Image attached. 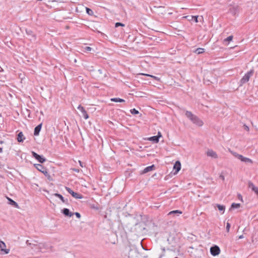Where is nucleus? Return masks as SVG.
<instances>
[{
	"instance_id": "f257e3e1",
	"label": "nucleus",
	"mask_w": 258,
	"mask_h": 258,
	"mask_svg": "<svg viewBox=\"0 0 258 258\" xmlns=\"http://www.w3.org/2000/svg\"><path fill=\"white\" fill-rule=\"evenodd\" d=\"M122 257V258H139V254L136 249L127 247L123 250Z\"/></svg>"
},
{
	"instance_id": "f03ea898",
	"label": "nucleus",
	"mask_w": 258,
	"mask_h": 258,
	"mask_svg": "<svg viewBox=\"0 0 258 258\" xmlns=\"http://www.w3.org/2000/svg\"><path fill=\"white\" fill-rule=\"evenodd\" d=\"M185 116L189 119L194 124L201 126L203 125V122L198 116L194 114L191 111H186L185 113Z\"/></svg>"
},
{
	"instance_id": "7ed1b4c3",
	"label": "nucleus",
	"mask_w": 258,
	"mask_h": 258,
	"mask_svg": "<svg viewBox=\"0 0 258 258\" xmlns=\"http://www.w3.org/2000/svg\"><path fill=\"white\" fill-rule=\"evenodd\" d=\"M135 230L138 235H143L147 231L146 228V224L143 222L136 224L135 225Z\"/></svg>"
},
{
	"instance_id": "20e7f679",
	"label": "nucleus",
	"mask_w": 258,
	"mask_h": 258,
	"mask_svg": "<svg viewBox=\"0 0 258 258\" xmlns=\"http://www.w3.org/2000/svg\"><path fill=\"white\" fill-rule=\"evenodd\" d=\"M254 70L253 69L250 70L249 71L247 72L244 76L241 79L240 81V86L245 84L248 82L249 78L253 75Z\"/></svg>"
},
{
	"instance_id": "39448f33",
	"label": "nucleus",
	"mask_w": 258,
	"mask_h": 258,
	"mask_svg": "<svg viewBox=\"0 0 258 258\" xmlns=\"http://www.w3.org/2000/svg\"><path fill=\"white\" fill-rule=\"evenodd\" d=\"M65 188L66 190L75 199H81L83 198V196L81 194L74 191L71 188L66 186Z\"/></svg>"
},
{
	"instance_id": "423d86ee",
	"label": "nucleus",
	"mask_w": 258,
	"mask_h": 258,
	"mask_svg": "<svg viewBox=\"0 0 258 258\" xmlns=\"http://www.w3.org/2000/svg\"><path fill=\"white\" fill-rule=\"evenodd\" d=\"M32 156L40 163H43L46 161V159L42 155H40L34 151H32Z\"/></svg>"
},
{
	"instance_id": "0eeeda50",
	"label": "nucleus",
	"mask_w": 258,
	"mask_h": 258,
	"mask_svg": "<svg viewBox=\"0 0 258 258\" xmlns=\"http://www.w3.org/2000/svg\"><path fill=\"white\" fill-rule=\"evenodd\" d=\"M117 236L119 235L122 238H127V233L124 230L122 226L118 227V230L116 232Z\"/></svg>"
},
{
	"instance_id": "6e6552de",
	"label": "nucleus",
	"mask_w": 258,
	"mask_h": 258,
	"mask_svg": "<svg viewBox=\"0 0 258 258\" xmlns=\"http://www.w3.org/2000/svg\"><path fill=\"white\" fill-rule=\"evenodd\" d=\"M220 249L219 247L217 245L213 246L210 248V252L211 254L213 256L218 255L220 253Z\"/></svg>"
},
{
	"instance_id": "1a4fd4ad",
	"label": "nucleus",
	"mask_w": 258,
	"mask_h": 258,
	"mask_svg": "<svg viewBox=\"0 0 258 258\" xmlns=\"http://www.w3.org/2000/svg\"><path fill=\"white\" fill-rule=\"evenodd\" d=\"M181 169V163L179 161H176L173 166V170H175L174 174H177Z\"/></svg>"
},
{
	"instance_id": "9d476101",
	"label": "nucleus",
	"mask_w": 258,
	"mask_h": 258,
	"mask_svg": "<svg viewBox=\"0 0 258 258\" xmlns=\"http://www.w3.org/2000/svg\"><path fill=\"white\" fill-rule=\"evenodd\" d=\"M207 155L213 158L216 159L218 158V155L212 149H208L207 152Z\"/></svg>"
},
{
	"instance_id": "9b49d317",
	"label": "nucleus",
	"mask_w": 258,
	"mask_h": 258,
	"mask_svg": "<svg viewBox=\"0 0 258 258\" xmlns=\"http://www.w3.org/2000/svg\"><path fill=\"white\" fill-rule=\"evenodd\" d=\"M6 246L5 243L0 240V248L1 251H4L5 254H8L10 251V249L5 248Z\"/></svg>"
},
{
	"instance_id": "f8f14e48",
	"label": "nucleus",
	"mask_w": 258,
	"mask_h": 258,
	"mask_svg": "<svg viewBox=\"0 0 258 258\" xmlns=\"http://www.w3.org/2000/svg\"><path fill=\"white\" fill-rule=\"evenodd\" d=\"M155 166L154 165H152L151 166L146 167L143 170H142L141 172V174H145L149 171H151L155 169Z\"/></svg>"
},
{
	"instance_id": "ddd939ff",
	"label": "nucleus",
	"mask_w": 258,
	"mask_h": 258,
	"mask_svg": "<svg viewBox=\"0 0 258 258\" xmlns=\"http://www.w3.org/2000/svg\"><path fill=\"white\" fill-rule=\"evenodd\" d=\"M61 212L66 217H71L74 215V213L70 212V210L68 208H64L62 210Z\"/></svg>"
},
{
	"instance_id": "4468645a",
	"label": "nucleus",
	"mask_w": 258,
	"mask_h": 258,
	"mask_svg": "<svg viewBox=\"0 0 258 258\" xmlns=\"http://www.w3.org/2000/svg\"><path fill=\"white\" fill-rule=\"evenodd\" d=\"M248 187L258 196V187L255 186L252 182H248Z\"/></svg>"
},
{
	"instance_id": "2eb2a0df",
	"label": "nucleus",
	"mask_w": 258,
	"mask_h": 258,
	"mask_svg": "<svg viewBox=\"0 0 258 258\" xmlns=\"http://www.w3.org/2000/svg\"><path fill=\"white\" fill-rule=\"evenodd\" d=\"M41 127H42V123H40V124H38V125H37L34 128V136H37L39 135V133L41 130Z\"/></svg>"
},
{
	"instance_id": "dca6fc26",
	"label": "nucleus",
	"mask_w": 258,
	"mask_h": 258,
	"mask_svg": "<svg viewBox=\"0 0 258 258\" xmlns=\"http://www.w3.org/2000/svg\"><path fill=\"white\" fill-rule=\"evenodd\" d=\"M7 199L8 201V204L14 206L15 208H19V205L15 201H14L12 199L7 197Z\"/></svg>"
},
{
	"instance_id": "f3484780",
	"label": "nucleus",
	"mask_w": 258,
	"mask_h": 258,
	"mask_svg": "<svg viewBox=\"0 0 258 258\" xmlns=\"http://www.w3.org/2000/svg\"><path fill=\"white\" fill-rule=\"evenodd\" d=\"M185 18H187V20L189 21H194L196 23H198L199 22L198 19L199 16H185Z\"/></svg>"
},
{
	"instance_id": "a211bd4d",
	"label": "nucleus",
	"mask_w": 258,
	"mask_h": 258,
	"mask_svg": "<svg viewBox=\"0 0 258 258\" xmlns=\"http://www.w3.org/2000/svg\"><path fill=\"white\" fill-rule=\"evenodd\" d=\"M182 213V211L178 210H174V211H172L170 212L168 214V216H178L180 214H181Z\"/></svg>"
},
{
	"instance_id": "6ab92c4d",
	"label": "nucleus",
	"mask_w": 258,
	"mask_h": 258,
	"mask_svg": "<svg viewBox=\"0 0 258 258\" xmlns=\"http://www.w3.org/2000/svg\"><path fill=\"white\" fill-rule=\"evenodd\" d=\"M25 138L24 137V135L22 132H20L17 135V141L19 143L23 142Z\"/></svg>"
},
{
	"instance_id": "aec40b11",
	"label": "nucleus",
	"mask_w": 258,
	"mask_h": 258,
	"mask_svg": "<svg viewBox=\"0 0 258 258\" xmlns=\"http://www.w3.org/2000/svg\"><path fill=\"white\" fill-rule=\"evenodd\" d=\"M53 196L58 198L62 201V202L66 203V204H68V199H64L61 195L58 194V193H55L53 195Z\"/></svg>"
},
{
	"instance_id": "412c9836",
	"label": "nucleus",
	"mask_w": 258,
	"mask_h": 258,
	"mask_svg": "<svg viewBox=\"0 0 258 258\" xmlns=\"http://www.w3.org/2000/svg\"><path fill=\"white\" fill-rule=\"evenodd\" d=\"M241 161L244 162L245 163H250L252 164L253 163V161L249 158L245 157L243 156L241 157V159L240 160Z\"/></svg>"
},
{
	"instance_id": "4be33fe9",
	"label": "nucleus",
	"mask_w": 258,
	"mask_h": 258,
	"mask_svg": "<svg viewBox=\"0 0 258 258\" xmlns=\"http://www.w3.org/2000/svg\"><path fill=\"white\" fill-rule=\"evenodd\" d=\"M215 207H217L219 211L222 212V214L224 213L225 210V206L217 204L215 205Z\"/></svg>"
},
{
	"instance_id": "5701e85b",
	"label": "nucleus",
	"mask_w": 258,
	"mask_h": 258,
	"mask_svg": "<svg viewBox=\"0 0 258 258\" xmlns=\"http://www.w3.org/2000/svg\"><path fill=\"white\" fill-rule=\"evenodd\" d=\"M148 140L154 143H157L159 142V136L151 137L149 138Z\"/></svg>"
},
{
	"instance_id": "b1692460",
	"label": "nucleus",
	"mask_w": 258,
	"mask_h": 258,
	"mask_svg": "<svg viewBox=\"0 0 258 258\" xmlns=\"http://www.w3.org/2000/svg\"><path fill=\"white\" fill-rule=\"evenodd\" d=\"M154 8L156 10L157 12H158V13H161V14H165L166 13L165 11H162L161 10V9H164V7H162V6H159V7L154 6Z\"/></svg>"
},
{
	"instance_id": "393cba45",
	"label": "nucleus",
	"mask_w": 258,
	"mask_h": 258,
	"mask_svg": "<svg viewBox=\"0 0 258 258\" xmlns=\"http://www.w3.org/2000/svg\"><path fill=\"white\" fill-rule=\"evenodd\" d=\"M34 166L38 170L41 172H43V170H44V169L45 168V167H44L43 165L40 164H34Z\"/></svg>"
},
{
	"instance_id": "a878e982",
	"label": "nucleus",
	"mask_w": 258,
	"mask_h": 258,
	"mask_svg": "<svg viewBox=\"0 0 258 258\" xmlns=\"http://www.w3.org/2000/svg\"><path fill=\"white\" fill-rule=\"evenodd\" d=\"M45 244L43 243H39L36 245V250L38 251H41V250L44 247Z\"/></svg>"
},
{
	"instance_id": "bb28decb",
	"label": "nucleus",
	"mask_w": 258,
	"mask_h": 258,
	"mask_svg": "<svg viewBox=\"0 0 258 258\" xmlns=\"http://www.w3.org/2000/svg\"><path fill=\"white\" fill-rule=\"evenodd\" d=\"M111 101L115 102H124L125 101L120 98H112L110 99Z\"/></svg>"
},
{
	"instance_id": "cd10ccee",
	"label": "nucleus",
	"mask_w": 258,
	"mask_h": 258,
	"mask_svg": "<svg viewBox=\"0 0 258 258\" xmlns=\"http://www.w3.org/2000/svg\"><path fill=\"white\" fill-rule=\"evenodd\" d=\"M240 207V204L239 203L236 204V203H232L231 205V207L229 209V210H231V209H237L239 208Z\"/></svg>"
},
{
	"instance_id": "c85d7f7f",
	"label": "nucleus",
	"mask_w": 258,
	"mask_h": 258,
	"mask_svg": "<svg viewBox=\"0 0 258 258\" xmlns=\"http://www.w3.org/2000/svg\"><path fill=\"white\" fill-rule=\"evenodd\" d=\"M205 52V49L203 48H198L196 49L195 52L198 54H202Z\"/></svg>"
},
{
	"instance_id": "c756f323",
	"label": "nucleus",
	"mask_w": 258,
	"mask_h": 258,
	"mask_svg": "<svg viewBox=\"0 0 258 258\" xmlns=\"http://www.w3.org/2000/svg\"><path fill=\"white\" fill-rule=\"evenodd\" d=\"M142 75H143V76H149V77H150L151 78H153L154 80L157 81H159L160 80V79L157 77H156V76H153V75H149V74H141Z\"/></svg>"
},
{
	"instance_id": "7c9ffc66",
	"label": "nucleus",
	"mask_w": 258,
	"mask_h": 258,
	"mask_svg": "<svg viewBox=\"0 0 258 258\" xmlns=\"http://www.w3.org/2000/svg\"><path fill=\"white\" fill-rule=\"evenodd\" d=\"M86 13L88 15H89L90 16H93L94 15L93 11L90 8L86 7Z\"/></svg>"
},
{
	"instance_id": "2f4dec72",
	"label": "nucleus",
	"mask_w": 258,
	"mask_h": 258,
	"mask_svg": "<svg viewBox=\"0 0 258 258\" xmlns=\"http://www.w3.org/2000/svg\"><path fill=\"white\" fill-rule=\"evenodd\" d=\"M81 112L82 113V115L85 119H87L89 118V115L85 109L83 110Z\"/></svg>"
},
{
	"instance_id": "473e14b6",
	"label": "nucleus",
	"mask_w": 258,
	"mask_h": 258,
	"mask_svg": "<svg viewBox=\"0 0 258 258\" xmlns=\"http://www.w3.org/2000/svg\"><path fill=\"white\" fill-rule=\"evenodd\" d=\"M231 153L236 157L237 158V159L240 160L241 159V157H242V155H240L238 153H237L236 152H231Z\"/></svg>"
},
{
	"instance_id": "72a5a7b5",
	"label": "nucleus",
	"mask_w": 258,
	"mask_h": 258,
	"mask_svg": "<svg viewBox=\"0 0 258 258\" xmlns=\"http://www.w3.org/2000/svg\"><path fill=\"white\" fill-rule=\"evenodd\" d=\"M130 112L132 114L134 115L138 114L139 113V111L136 110L135 108L131 109Z\"/></svg>"
},
{
	"instance_id": "f704fd0d",
	"label": "nucleus",
	"mask_w": 258,
	"mask_h": 258,
	"mask_svg": "<svg viewBox=\"0 0 258 258\" xmlns=\"http://www.w3.org/2000/svg\"><path fill=\"white\" fill-rule=\"evenodd\" d=\"M232 39H233V36L230 35V36H228L227 38H226V39H225L224 40V42H230V41H232Z\"/></svg>"
},
{
	"instance_id": "c9c22d12",
	"label": "nucleus",
	"mask_w": 258,
	"mask_h": 258,
	"mask_svg": "<svg viewBox=\"0 0 258 258\" xmlns=\"http://www.w3.org/2000/svg\"><path fill=\"white\" fill-rule=\"evenodd\" d=\"M124 26H125V25L124 24L120 23V22H117L115 24V27H118L119 26L124 27Z\"/></svg>"
},
{
	"instance_id": "e433bc0d",
	"label": "nucleus",
	"mask_w": 258,
	"mask_h": 258,
	"mask_svg": "<svg viewBox=\"0 0 258 258\" xmlns=\"http://www.w3.org/2000/svg\"><path fill=\"white\" fill-rule=\"evenodd\" d=\"M230 228V224L229 223L227 222L226 223V231L227 232H229Z\"/></svg>"
},
{
	"instance_id": "4c0bfd02",
	"label": "nucleus",
	"mask_w": 258,
	"mask_h": 258,
	"mask_svg": "<svg viewBox=\"0 0 258 258\" xmlns=\"http://www.w3.org/2000/svg\"><path fill=\"white\" fill-rule=\"evenodd\" d=\"M26 33H27L28 35H32L33 32H32L31 30H27V29H26Z\"/></svg>"
},
{
	"instance_id": "58836bf2",
	"label": "nucleus",
	"mask_w": 258,
	"mask_h": 258,
	"mask_svg": "<svg viewBox=\"0 0 258 258\" xmlns=\"http://www.w3.org/2000/svg\"><path fill=\"white\" fill-rule=\"evenodd\" d=\"M75 215L78 218H81V214L78 213V212H75V213H74V215Z\"/></svg>"
},
{
	"instance_id": "ea45409f",
	"label": "nucleus",
	"mask_w": 258,
	"mask_h": 258,
	"mask_svg": "<svg viewBox=\"0 0 258 258\" xmlns=\"http://www.w3.org/2000/svg\"><path fill=\"white\" fill-rule=\"evenodd\" d=\"M78 109L79 110H80L81 112H82L83 110H84V109H84V108L82 106H81V105H79L78 106Z\"/></svg>"
},
{
	"instance_id": "a19ab883",
	"label": "nucleus",
	"mask_w": 258,
	"mask_h": 258,
	"mask_svg": "<svg viewBox=\"0 0 258 258\" xmlns=\"http://www.w3.org/2000/svg\"><path fill=\"white\" fill-rule=\"evenodd\" d=\"M37 245V244H36L32 243V245L30 246H31L32 249H34L35 247V249L36 250V245Z\"/></svg>"
},
{
	"instance_id": "79ce46f5",
	"label": "nucleus",
	"mask_w": 258,
	"mask_h": 258,
	"mask_svg": "<svg viewBox=\"0 0 258 258\" xmlns=\"http://www.w3.org/2000/svg\"><path fill=\"white\" fill-rule=\"evenodd\" d=\"M45 176H46V174H48V171L47 169L45 168L44 170H43V172H42Z\"/></svg>"
},
{
	"instance_id": "37998d69",
	"label": "nucleus",
	"mask_w": 258,
	"mask_h": 258,
	"mask_svg": "<svg viewBox=\"0 0 258 258\" xmlns=\"http://www.w3.org/2000/svg\"><path fill=\"white\" fill-rule=\"evenodd\" d=\"M219 177L223 180V181H224L225 180V177L224 176V175L222 174V173H221L220 176H219Z\"/></svg>"
},
{
	"instance_id": "c03bdc74",
	"label": "nucleus",
	"mask_w": 258,
	"mask_h": 258,
	"mask_svg": "<svg viewBox=\"0 0 258 258\" xmlns=\"http://www.w3.org/2000/svg\"><path fill=\"white\" fill-rule=\"evenodd\" d=\"M244 129L247 131H249V127L245 124L243 125Z\"/></svg>"
},
{
	"instance_id": "a18cd8bd",
	"label": "nucleus",
	"mask_w": 258,
	"mask_h": 258,
	"mask_svg": "<svg viewBox=\"0 0 258 258\" xmlns=\"http://www.w3.org/2000/svg\"><path fill=\"white\" fill-rule=\"evenodd\" d=\"M85 49L86 51H91L92 48L89 46H86Z\"/></svg>"
},
{
	"instance_id": "49530a36",
	"label": "nucleus",
	"mask_w": 258,
	"mask_h": 258,
	"mask_svg": "<svg viewBox=\"0 0 258 258\" xmlns=\"http://www.w3.org/2000/svg\"><path fill=\"white\" fill-rule=\"evenodd\" d=\"M161 249H162V250L163 251V253H164V252H165V247H162V248H161ZM164 253H163V254H162L161 255V256H164Z\"/></svg>"
},
{
	"instance_id": "de8ad7c7",
	"label": "nucleus",
	"mask_w": 258,
	"mask_h": 258,
	"mask_svg": "<svg viewBox=\"0 0 258 258\" xmlns=\"http://www.w3.org/2000/svg\"><path fill=\"white\" fill-rule=\"evenodd\" d=\"M72 170L77 173H79L80 172V170L77 168H72Z\"/></svg>"
},
{
	"instance_id": "09e8293b",
	"label": "nucleus",
	"mask_w": 258,
	"mask_h": 258,
	"mask_svg": "<svg viewBox=\"0 0 258 258\" xmlns=\"http://www.w3.org/2000/svg\"><path fill=\"white\" fill-rule=\"evenodd\" d=\"M168 250H171V251H175L176 250H178V249H177L176 248H174V249H171V248H167V249Z\"/></svg>"
},
{
	"instance_id": "8fccbe9b",
	"label": "nucleus",
	"mask_w": 258,
	"mask_h": 258,
	"mask_svg": "<svg viewBox=\"0 0 258 258\" xmlns=\"http://www.w3.org/2000/svg\"><path fill=\"white\" fill-rule=\"evenodd\" d=\"M26 243L28 245L31 246L32 245V243H30L29 240H27Z\"/></svg>"
},
{
	"instance_id": "3c124183",
	"label": "nucleus",
	"mask_w": 258,
	"mask_h": 258,
	"mask_svg": "<svg viewBox=\"0 0 258 258\" xmlns=\"http://www.w3.org/2000/svg\"><path fill=\"white\" fill-rule=\"evenodd\" d=\"M79 162L80 165L82 167H84L83 163L82 162H81V161H79Z\"/></svg>"
},
{
	"instance_id": "603ef678",
	"label": "nucleus",
	"mask_w": 258,
	"mask_h": 258,
	"mask_svg": "<svg viewBox=\"0 0 258 258\" xmlns=\"http://www.w3.org/2000/svg\"><path fill=\"white\" fill-rule=\"evenodd\" d=\"M157 136H159V138L162 136L161 133L160 132L158 133V135Z\"/></svg>"
},
{
	"instance_id": "864d4df0",
	"label": "nucleus",
	"mask_w": 258,
	"mask_h": 258,
	"mask_svg": "<svg viewBox=\"0 0 258 258\" xmlns=\"http://www.w3.org/2000/svg\"><path fill=\"white\" fill-rule=\"evenodd\" d=\"M243 238V235H240L239 237H238V239H242Z\"/></svg>"
},
{
	"instance_id": "5fc2aeb1",
	"label": "nucleus",
	"mask_w": 258,
	"mask_h": 258,
	"mask_svg": "<svg viewBox=\"0 0 258 258\" xmlns=\"http://www.w3.org/2000/svg\"><path fill=\"white\" fill-rule=\"evenodd\" d=\"M238 198L239 199L242 200V196L240 195H238Z\"/></svg>"
},
{
	"instance_id": "6e6d98bb",
	"label": "nucleus",
	"mask_w": 258,
	"mask_h": 258,
	"mask_svg": "<svg viewBox=\"0 0 258 258\" xmlns=\"http://www.w3.org/2000/svg\"><path fill=\"white\" fill-rule=\"evenodd\" d=\"M3 152V148L0 147V153Z\"/></svg>"
},
{
	"instance_id": "4d7b16f0",
	"label": "nucleus",
	"mask_w": 258,
	"mask_h": 258,
	"mask_svg": "<svg viewBox=\"0 0 258 258\" xmlns=\"http://www.w3.org/2000/svg\"><path fill=\"white\" fill-rule=\"evenodd\" d=\"M74 62H77V59L76 58H75L74 59Z\"/></svg>"
},
{
	"instance_id": "13d9d810",
	"label": "nucleus",
	"mask_w": 258,
	"mask_h": 258,
	"mask_svg": "<svg viewBox=\"0 0 258 258\" xmlns=\"http://www.w3.org/2000/svg\"><path fill=\"white\" fill-rule=\"evenodd\" d=\"M50 178V175L48 176V178L49 180H51Z\"/></svg>"
},
{
	"instance_id": "bf43d9fd",
	"label": "nucleus",
	"mask_w": 258,
	"mask_h": 258,
	"mask_svg": "<svg viewBox=\"0 0 258 258\" xmlns=\"http://www.w3.org/2000/svg\"><path fill=\"white\" fill-rule=\"evenodd\" d=\"M3 143V141H0V144H2Z\"/></svg>"
},
{
	"instance_id": "052dcab7",
	"label": "nucleus",
	"mask_w": 258,
	"mask_h": 258,
	"mask_svg": "<svg viewBox=\"0 0 258 258\" xmlns=\"http://www.w3.org/2000/svg\"><path fill=\"white\" fill-rule=\"evenodd\" d=\"M2 70V68L0 67V72H1Z\"/></svg>"
},
{
	"instance_id": "680f3d73",
	"label": "nucleus",
	"mask_w": 258,
	"mask_h": 258,
	"mask_svg": "<svg viewBox=\"0 0 258 258\" xmlns=\"http://www.w3.org/2000/svg\"><path fill=\"white\" fill-rule=\"evenodd\" d=\"M49 174L48 173V174H46V176H47V177H48V176H49Z\"/></svg>"
}]
</instances>
